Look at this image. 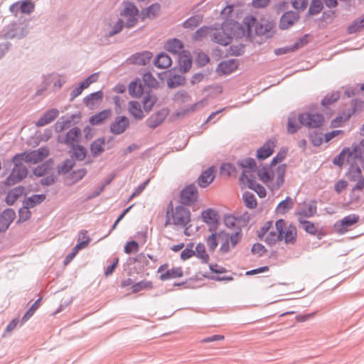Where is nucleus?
Instances as JSON below:
<instances>
[{
	"label": "nucleus",
	"instance_id": "8",
	"mask_svg": "<svg viewBox=\"0 0 364 364\" xmlns=\"http://www.w3.org/2000/svg\"><path fill=\"white\" fill-rule=\"evenodd\" d=\"M80 119V114L62 116L55 124V131L60 133L72 125L78 123Z\"/></svg>",
	"mask_w": 364,
	"mask_h": 364
},
{
	"label": "nucleus",
	"instance_id": "56",
	"mask_svg": "<svg viewBox=\"0 0 364 364\" xmlns=\"http://www.w3.org/2000/svg\"><path fill=\"white\" fill-rule=\"evenodd\" d=\"M75 159H68L65 160L60 166H58V171L62 173H68L75 166Z\"/></svg>",
	"mask_w": 364,
	"mask_h": 364
},
{
	"label": "nucleus",
	"instance_id": "64",
	"mask_svg": "<svg viewBox=\"0 0 364 364\" xmlns=\"http://www.w3.org/2000/svg\"><path fill=\"white\" fill-rule=\"evenodd\" d=\"M282 240L283 238L280 237L278 233L274 231H271L267 235V237L264 239V242L269 245H274L277 241H281Z\"/></svg>",
	"mask_w": 364,
	"mask_h": 364
},
{
	"label": "nucleus",
	"instance_id": "48",
	"mask_svg": "<svg viewBox=\"0 0 364 364\" xmlns=\"http://www.w3.org/2000/svg\"><path fill=\"white\" fill-rule=\"evenodd\" d=\"M364 28V14L358 19L355 20L348 26L347 31L348 33H355Z\"/></svg>",
	"mask_w": 364,
	"mask_h": 364
},
{
	"label": "nucleus",
	"instance_id": "23",
	"mask_svg": "<svg viewBox=\"0 0 364 364\" xmlns=\"http://www.w3.org/2000/svg\"><path fill=\"white\" fill-rule=\"evenodd\" d=\"M213 40L222 46H227L231 43L232 37L225 31L223 27L221 29L216 30L213 33Z\"/></svg>",
	"mask_w": 364,
	"mask_h": 364
},
{
	"label": "nucleus",
	"instance_id": "38",
	"mask_svg": "<svg viewBox=\"0 0 364 364\" xmlns=\"http://www.w3.org/2000/svg\"><path fill=\"white\" fill-rule=\"evenodd\" d=\"M183 270L181 267H173L168 269L160 275V279L162 281L181 277L183 276Z\"/></svg>",
	"mask_w": 364,
	"mask_h": 364
},
{
	"label": "nucleus",
	"instance_id": "51",
	"mask_svg": "<svg viewBox=\"0 0 364 364\" xmlns=\"http://www.w3.org/2000/svg\"><path fill=\"white\" fill-rule=\"evenodd\" d=\"M238 165L246 170L247 173L254 172L256 170L257 165L254 159L247 158L238 162Z\"/></svg>",
	"mask_w": 364,
	"mask_h": 364
},
{
	"label": "nucleus",
	"instance_id": "4",
	"mask_svg": "<svg viewBox=\"0 0 364 364\" xmlns=\"http://www.w3.org/2000/svg\"><path fill=\"white\" fill-rule=\"evenodd\" d=\"M28 33L25 27L20 28L18 24L13 21L3 28L0 32L1 39H21Z\"/></svg>",
	"mask_w": 364,
	"mask_h": 364
},
{
	"label": "nucleus",
	"instance_id": "5",
	"mask_svg": "<svg viewBox=\"0 0 364 364\" xmlns=\"http://www.w3.org/2000/svg\"><path fill=\"white\" fill-rule=\"evenodd\" d=\"M299 122L309 128H318L324 122V117L322 114L304 112L299 114Z\"/></svg>",
	"mask_w": 364,
	"mask_h": 364
},
{
	"label": "nucleus",
	"instance_id": "1",
	"mask_svg": "<svg viewBox=\"0 0 364 364\" xmlns=\"http://www.w3.org/2000/svg\"><path fill=\"white\" fill-rule=\"evenodd\" d=\"M190 220L191 212L188 208L183 205H178L174 208L172 201H170L166 213L165 227L173 224L177 227L184 228Z\"/></svg>",
	"mask_w": 364,
	"mask_h": 364
},
{
	"label": "nucleus",
	"instance_id": "45",
	"mask_svg": "<svg viewBox=\"0 0 364 364\" xmlns=\"http://www.w3.org/2000/svg\"><path fill=\"white\" fill-rule=\"evenodd\" d=\"M178 61L183 73H186L191 68L192 59L189 55L185 53L180 54L178 55Z\"/></svg>",
	"mask_w": 364,
	"mask_h": 364
},
{
	"label": "nucleus",
	"instance_id": "24",
	"mask_svg": "<svg viewBox=\"0 0 364 364\" xmlns=\"http://www.w3.org/2000/svg\"><path fill=\"white\" fill-rule=\"evenodd\" d=\"M25 188L18 186L10 190L6 196L5 201L7 205H12L18 200V198L23 194Z\"/></svg>",
	"mask_w": 364,
	"mask_h": 364
},
{
	"label": "nucleus",
	"instance_id": "3",
	"mask_svg": "<svg viewBox=\"0 0 364 364\" xmlns=\"http://www.w3.org/2000/svg\"><path fill=\"white\" fill-rule=\"evenodd\" d=\"M124 8L120 11V16L127 18L125 27L131 28L134 27L138 22L139 11L136 5L131 1H124Z\"/></svg>",
	"mask_w": 364,
	"mask_h": 364
},
{
	"label": "nucleus",
	"instance_id": "40",
	"mask_svg": "<svg viewBox=\"0 0 364 364\" xmlns=\"http://www.w3.org/2000/svg\"><path fill=\"white\" fill-rule=\"evenodd\" d=\"M111 114L109 109H105L99 113L92 115L90 118V122L92 125H98L102 123L105 119L109 118Z\"/></svg>",
	"mask_w": 364,
	"mask_h": 364
},
{
	"label": "nucleus",
	"instance_id": "18",
	"mask_svg": "<svg viewBox=\"0 0 364 364\" xmlns=\"http://www.w3.org/2000/svg\"><path fill=\"white\" fill-rule=\"evenodd\" d=\"M59 115V111L55 108H52L47 110L36 122V127H43L46 126L53 120H55Z\"/></svg>",
	"mask_w": 364,
	"mask_h": 364
},
{
	"label": "nucleus",
	"instance_id": "12",
	"mask_svg": "<svg viewBox=\"0 0 364 364\" xmlns=\"http://www.w3.org/2000/svg\"><path fill=\"white\" fill-rule=\"evenodd\" d=\"M26 157L24 161L26 163L37 164L43 161L49 154L47 147H40L36 150L25 151Z\"/></svg>",
	"mask_w": 364,
	"mask_h": 364
},
{
	"label": "nucleus",
	"instance_id": "31",
	"mask_svg": "<svg viewBox=\"0 0 364 364\" xmlns=\"http://www.w3.org/2000/svg\"><path fill=\"white\" fill-rule=\"evenodd\" d=\"M129 93L133 97H139L144 93V87L139 80L130 82L129 85Z\"/></svg>",
	"mask_w": 364,
	"mask_h": 364
},
{
	"label": "nucleus",
	"instance_id": "36",
	"mask_svg": "<svg viewBox=\"0 0 364 364\" xmlns=\"http://www.w3.org/2000/svg\"><path fill=\"white\" fill-rule=\"evenodd\" d=\"M358 179V182L353 188V191H362L364 188V176H362L361 169L357 166L352 173L351 180Z\"/></svg>",
	"mask_w": 364,
	"mask_h": 364
},
{
	"label": "nucleus",
	"instance_id": "28",
	"mask_svg": "<svg viewBox=\"0 0 364 364\" xmlns=\"http://www.w3.org/2000/svg\"><path fill=\"white\" fill-rule=\"evenodd\" d=\"M294 204V200L291 197L287 196L277 205L276 212L278 214L284 215L293 208Z\"/></svg>",
	"mask_w": 364,
	"mask_h": 364
},
{
	"label": "nucleus",
	"instance_id": "22",
	"mask_svg": "<svg viewBox=\"0 0 364 364\" xmlns=\"http://www.w3.org/2000/svg\"><path fill=\"white\" fill-rule=\"evenodd\" d=\"M238 67L237 60L229 59L219 63L218 70L225 75H229L235 71Z\"/></svg>",
	"mask_w": 364,
	"mask_h": 364
},
{
	"label": "nucleus",
	"instance_id": "27",
	"mask_svg": "<svg viewBox=\"0 0 364 364\" xmlns=\"http://www.w3.org/2000/svg\"><path fill=\"white\" fill-rule=\"evenodd\" d=\"M201 217L206 224L218 223L219 216L218 212L212 208H208L201 213Z\"/></svg>",
	"mask_w": 364,
	"mask_h": 364
},
{
	"label": "nucleus",
	"instance_id": "52",
	"mask_svg": "<svg viewBox=\"0 0 364 364\" xmlns=\"http://www.w3.org/2000/svg\"><path fill=\"white\" fill-rule=\"evenodd\" d=\"M242 198L247 208L250 209L256 208L257 203L253 193L246 191L242 194Z\"/></svg>",
	"mask_w": 364,
	"mask_h": 364
},
{
	"label": "nucleus",
	"instance_id": "55",
	"mask_svg": "<svg viewBox=\"0 0 364 364\" xmlns=\"http://www.w3.org/2000/svg\"><path fill=\"white\" fill-rule=\"evenodd\" d=\"M299 221L301 224L303 225V228L306 232L312 235H315L317 233L318 228L312 222L309 220H301V218H299Z\"/></svg>",
	"mask_w": 364,
	"mask_h": 364
},
{
	"label": "nucleus",
	"instance_id": "20",
	"mask_svg": "<svg viewBox=\"0 0 364 364\" xmlns=\"http://www.w3.org/2000/svg\"><path fill=\"white\" fill-rule=\"evenodd\" d=\"M161 5L154 3L144 9L141 11V17L142 20L145 18L154 19L159 14Z\"/></svg>",
	"mask_w": 364,
	"mask_h": 364
},
{
	"label": "nucleus",
	"instance_id": "33",
	"mask_svg": "<svg viewBox=\"0 0 364 364\" xmlns=\"http://www.w3.org/2000/svg\"><path fill=\"white\" fill-rule=\"evenodd\" d=\"M46 196L45 194H34L24 199L23 203L30 208L43 203Z\"/></svg>",
	"mask_w": 364,
	"mask_h": 364
},
{
	"label": "nucleus",
	"instance_id": "43",
	"mask_svg": "<svg viewBox=\"0 0 364 364\" xmlns=\"http://www.w3.org/2000/svg\"><path fill=\"white\" fill-rule=\"evenodd\" d=\"M240 181L241 183H246L247 187L253 191L256 188V186L259 185V183L256 182L255 177L252 173L250 176L247 174L246 170L242 171L240 176Z\"/></svg>",
	"mask_w": 364,
	"mask_h": 364
},
{
	"label": "nucleus",
	"instance_id": "41",
	"mask_svg": "<svg viewBox=\"0 0 364 364\" xmlns=\"http://www.w3.org/2000/svg\"><path fill=\"white\" fill-rule=\"evenodd\" d=\"M203 21V16L196 14L191 16L183 23L184 28L193 29L199 26Z\"/></svg>",
	"mask_w": 364,
	"mask_h": 364
},
{
	"label": "nucleus",
	"instance_id": "60",
	"mask_svg": "<svg viewBox=\"0 0 364 364\" xmlns=\"http://www.w3.org/2000/svg\"><path fill=\"white\" fill-rule=\"evenodd\" d=\"M144 83L148 86L149 88L156 87L159 85V82L150 73H146L144 74L143 77Z\"/></svg>",
	"mask_w": 364,
	"mask_h": 364
},
{
	"label": "nucleus",
	"instance_id": "35",
	"mask_svg": "<svg viewBox=\"0 0 364 364\" xmlns=\"http://www.w3.org/2000/svg\"><path fill=\"white\" fill-rule=\"evenodd\" d=\"M299 115L292 112L289 114L287 122V132L289 134L296 133L300 128V123L298 124Z\"/></svg>",
	"mask_w": 364,
	"mask_h": 364
},
{
	"label": "nucleus",
	"instance_id": "50",
	"mask_svg": "<svg viewBox=\"0 0 364 364\" xmlns=\"http://www.w3.org/2000/svg\"><path fill=\"white\" fill-rule=\"evenodd\" d=\"M153 288V283L151 281L142 280L134 284L131 289L132 293H138L144 289H151Z\"/></svg>",
	"mask_w": 364,
	"mask_h": 364
},
{
	"label": "nucleus",
	"instance_id": "32",
	"mask_svg": "<svg viewBox=\"0 0 364 364\" xmlns=\"http://www.w3.org/2000/svg\"><path fill=\"white\" fill-rule=\"evenodd\" d=\"M271 168L269 165L264 166L257 171L258 177L264 183L272 182L274 178V173L269 171Z\"/></svg>",
	"mask_w": 364,
	"mask_h": 364
},
{
	"label": "nucleus",
	"instance_id": "7",
	"mask_svg": "<svg viewBox=\"0 0 364 364\" xmlns=\"http://www.w3.org/2000/svg\"><path fill=\"white\" fill-rule=\"evenodd\" d=\"M198 197V189L193 183L186 186L180 193L181 201L182 204L186 205H193L197 201Z\"/></svg>",
	"mask_w": 364,
	"mask_h": 364
},
{
	"label": "nucleus",
	"instance_id": "57",
	"mask_svg": "<svg viewBox=\"0 0 364 364\" xmlns=\"http://www.w3.org/2000/svg\"><path fill=\"white\" fill-rule=\"evenodd\" d=\"M309 139L314 146H319L323 141V134L316 131L309 133Z\"/></svg>",
	"mask_w": 364,
	"mask_h": 364
},
{
	"label": "nucleus",
	"instance_id": "44",
	"mask_svg": "<svg viewBox=\"0 0 364 364\" xmlns=\"http://www.w3.org/2000/svg\"><path fill=\"white\" fill-rule=\"evenodd\" d=\"M186 83V78L181 75H173L167 80V85L169 88H176L183 85Z\"/></svg>",
	"mask_w": 364,
	"mask_h": 364
},
{
	"label": "nucleus",
	"instance_id": "26",
	"mask_svg": "<svg viewBox=\"0 0 364 364\" xmlns=\"http://www.w3.org/2000/svg\"><path fill=\"white\" fill-rule=\"evenodd\" d=\"M105 139L103 137L96 139L90 144V152L93 157H97L105 151Z\"/></svg>",
	"mask_w": 364,
	"mask_h": 364
},
{
	"label": "nucleus",
	"instance_id": "10",
	"mask_svg": "<svg viewBox=\"0 0 364 364\" xmlns=\"http://www.w3.org/2000/svg\"><path fill=\"white\" fill-rule=\"evenodd\" d=\"M130 121L126 116H118L115 117L109 126V131L114 135L123 134L129 127Z\"/></svg>",
	"mask_w": 364,
	"mask_h": 364
},
{
	"label": "nucleus",
	"instance_id": "25",
	"mask_svg": "<svg viewBox=\"0 0 364 364\" xmlns=\"http://www.w3.org/2000/svg\"><path fill=\"white\" fill-rule=\"evenodd\" d=\"M166 49L173 54H181L185 53L183 50V44L181 41L177 38L168 40L166 43Z\"/></svg>",
	"mask_w": 364,
	"mask_h": 364
},
{
	"label": "nucleus",
	"instance_id": "14",
	"mask_svg": "<svg viewBox=\"0 0 364 364\" xmlns=\"http://www.w3.org/2000/svg\"><path fill=\"white\" fill-rule=\"evenodd\" d=\"M152 56V53L149 51L139 52L132 55L128 61L133 65H146L150 62Z\"/></svg>",
	"mask_w": 364,
	"mask_h": 364
},
{
	"label": "nucleus",
	"instance_id": "39",
	"mask_svg": "<svg viewBox=\"0 0 364 364\" xmlns=\"http://www.w3.org/2000/svg\"><path fill=\"white\" fill-rule=\"evenodd\" d=\"M316 204L314 200H311L306 204L304 208L298 212L297 215L304 218H311L316 213Z\"/></svg>",
	"mask_w": 364,
	"mask_h": 364
},
{
	"label": "nucleus",
	"instance_id": "54",
	"mask_svg": "<svg viewBox=\"0 0 364 364\" xmlns=\"http://www.w3.org/2000/svg\"><path fill=\"white\" fill-rule=\"evenodd\" d=\"M339 98L340 93L338 91L333 92L331 94H327L321 100V105L324 107H328L329 105L336 102Z\"/></svg>",
	"mask_w": 364,
	"mask_h": 364
},
{
	"label": "nucleus",
	"instance_id": "15",
	"mask_svg": "<svg viewBox=\"0 0 364 364\" xmlns=\"http://www.w3.org/2000/svg\"><path fill=\"white\" fill-rule=\"evenodd\" d=\"M168 112L165 109H162L156 113L151 114L146 121L147 127L151 129H155L159 126L165 120Z\"/></svg>",
	"mask_w": 364,
	"mask_h": 364
},
{
	"label": "nucleus",
	"instance_id": "2",
	"mask_svg": "<svg viewBox=\"0 0 364 364\" xmlns=\"http://www.w3.org/2000/svg\"><path fill=\"white\" fill-rule=\"evenodd\" d=\"M245 23L247 26V31L250 33L254 28L257 36L269 38H272L274 33V24L267 19L261 18L258 20L255 16H250L245 18Z\"/></svg>",
	"mask_w": 364,
	"mask_h": 364
},
{
	"label": "nucleus",
	"instance_id": "13",
	"mask_svg": "<svg viewBox=\"0 0 364 364\" xmlns=\"http://www.w3.org/2000/svg\"><path fill=\"white\" fill-rule=\"evenodd\" d=\"M15 218L16 213L13 209H5L0 214V232H6Z\"/></svg>",
	"mask_w": 364,
	"mask_h": 364
},
{
	"label": "nucleus",
	"instance_id": "49",
	"mask_svg": "<svg viewBox=\"0 0 364 364\" xmlns=\"http://www.w3.org/2000/svg\"><path fill=\"white\" fill-rule=\"evenodd\" d=\"M88 245V241L84 240V241H78L77 244L73 247L72 252L70 253L67 257H65L64 260V263L66 264L69 263L73 257L75 256V255L77 253V252L86 247Z\"/></svg>",
	"mask_w": 364,
	"mask_h": 364
},
{
	"label": "nucleus",
	"instance_id": "29",
	"mask_svg": "<svg viewBox=\"0 0 364 364\" xmlns=\"http://www.w3.org/2000/svg\"><path fill=\"white\" fill-rule=\"evenodd\" d=\"M171 63L172 61L170 56L165 53H159L154 60L155 66L161 69H165L170 67L171 65Z\"/></svg>",
	"mask_w": 364,
	"mask_h": 364
},
{
	"label": "nucleus",
	"instance_id": "63",
	"mask_svg": "<svg viewBox=\"0 0 364 364\" xmlns=\"http://www.w3.org/2000/svg\"><path fill=\"white\" fill-rule=\"evenodd\" d=\"M124 26H125V23L122 19L119 18L116 23L112 26V30L107 33V36L112 37L119 33L122 31Z\"/></svg>",
	"mask_w": 364,
	"mask_h": 364
},
{
	"label": "nucleus",
	"instance_id": "30",
	"mask_svg": "<svg viewBox=\"0 0 364 364\" xmlns=\"http://www.w3.org/2000/svg\"><path fill=\"white\" fill-rule=\"evenodd\" d=\"M70 156L72 158H75V160L81 161L85 159L87 152L83 146L75 144L70 146Z\"/></svg>",
	"mask_w": 364,
	"mask_h": 364
},
{
	"label": "nucleus",
	"instance_id": "62",
	"mask_svg": "<svg viewBox=\"0 0 364 364\" xmlns=\"http://www.w3.org/2000/svg\"><path fill=\"white\" fill-rule=\"evenodd\" d=\"M35 9L34 4L30 0H23L20 5V10L21 13L31 14Z\"/></svg>",
	"mask_w": 364,
	"mask_h": 364
},
{
	"label": "nucleus",
	"instance_id": "61",
	"mask_svg": "<svg viewBox=\"0 0 364 364\" xmlns=\"http://www.w3.org/2000/svg\"><path fill=\"white\" fill-rule=\"evenodd\" d=\"M30 208L23 203V206L18 210V222H25L28 220L31 216Z\"/></svg>",
	"mask_w": 364,
	"mask_h": 364
},
{
	"label": "nucleus",
	"instance_id": "21",
	"mask_svg": "<svg viewBox=\"0 0 364 364\" xmlns=\"http://www.w3.org/2000/svg\"><path fill=\"white\" fill-rule=\"evenodd\" d=\"M287 171L286 164L279 165L274 173V176H276L275 183L272 186V190H278L284 183V176Z\"/></svg>",
	"mask_w": 364,
	"mask_h": 364
},
{
	"label": "nucleus",
	"instance_id": "47",
	"mask_svg": "<svg viewBox=\"0 0 364 364\" xmlns=\"http://www.w3.org/2000/svg\"><path fill=\"white\" fill-rule=\"evenodd\" d=\"M195 255L199 258L204 264H207L209 260V255L207 254L205 245L203 243H198L196 247Z\"/></svg>",
	"mask_w": 364,
	"mask_h": 364
},
{
	"label": "nucleus",
	"instance_id": "46",
	"mask_svg": "<svg viewBox=\"0 0 364 364\" xmlns=\"http://www.w3.org/2000/svg\"><path fill=\"white\" fill-rule=\"evenodd\" d=\"M296 229L293 225H289L288 229L284 231L283 239L286 244H294L296 242Z\"/></svg>",
	"mask_w": 364,
	"mask_h": 364
},
{
	"label": "nucleus",
	"instance_id": "34",
	"mask_svg": "<svg viewBox=\"0 0 364 364\" xmlns=\"http://www.w3.org/2000/svg\"><path fill=\"white\" fill-rule=\"evenodd\" d=\"M128 109L130 114H132L137 120L142 119L144 117L143 111L141 108V105L136 101L129 102Z\"/></svg>",
	"mask_w": 364,
	"mask_h": 364
},
{
	"label": "nucleus",
	"instance_id": "9",
	"mask_svg": "<svg viewBox=\"0 0 364 364\" xmlns=\"http://www.w3.org/2000/svg\"><path fill=\"white\" fill-rule=\"evenodd\" d=\"M28 169L25 166L14 167L11 173L6 178L5 184L11 186L21 182L26 177Z\"/></svg>",
	"mask_w": 364,
	"mask_h": 364
},
{
	"label": "nucleus",
	"instance_id": "42",
	"mask_svg": "<svg viewBox=\"0 0 364 364\" xmlns=\"http://www.w3.org/2000/svg\"><path fill=\"white\" fill-rule=\"evenodd\" d=\"M103 97V92L101 90L92 92L83 99V102L87 107H92L95 105L96 101L102 100Z\"/></svg>",
	"mask_w": 364,
	"mask_h": 364
},
{
	"label": "nucleus",
	"instance_id": "19",
	"mask_svg": "<svg viewBox=\"0 0 364 364\" xmlns=\"http://www.w3.org/2000/svg\"><path fill=\"white\" fill-rule=\"evenodd\" d=\"M213 167H209L203 171L198 178V183L201 188H206L214 180Z\"/></svg>",
	"mask_w": 364,
	"mask_h": 364
},
{
	"label": "nucleus",
	"instance_id": "11",
	"mask_svg": "<svg viewBox=\"0 0 364 364\" xmlns=\"http://www.w3.org/2000/svg\"><path fill=\"white\" fill-rule=\"evenodd\" d=\"M360 217L356 214H350L344 217L341 221L337 222L335 225V229L339 233H344L348 230L354 224L359 221Z\"/></svg>",
	"mask_w": 364,
	"mask_h": 364
},
{
	"label": "nucleus",
	"instance_id": "58",
	"mask_svg": "<svg viewBox=\"0 0 364 364\" xmlns=\"http://www.w3.org/2000/svg\"><path fill=\"white\" fill-rule=\"evenodd\" d=\"M50 170V164L48 162H45L34 168L33 174L38 177H41L48 173Z\"/></svg>",
	"mask_w": 364,
	"mask_h": 364
},
{
	"label": "nucleus",
	"instance_id": "53",
	"mask_svg": "<svg viewBox=\"0 0 364 364\" xmlns=\"http://www.w3.org/2000/svg\"><path fill=\"white\" fill-rule=\"evenodd\" d=\"M172 100L176 103H184L191 100V96L185 90H180L172 97Z\"/></svg>",
	"mask_w": 364,
	"mask_h": 364
},
{
	"label": "nucleus",
	"instance_id": "6",
	"mask_svg": "<svg viewBox=\"0 0 364 364\" xmlns=\"http://www.w3.org/2000/svg\"><path fill=\"white\" fill-rule=\"evenodd\" d=\"M81 135L82 132L80 129L75 127L70 129L65 135L59 134L57 137V141L59 144H65L70 147L80 141Z\"/></svg>",
	"mask_w": 364,
	"mask_h": 364
},
{
	"label": "nucleus",
	"instance_id": "17",
	"mask_svg": "<svg viewBox=\"0 0 364 364\" xmlns=\"http://www.w3.org/2000/svg\"><path fill=\"white\" fill-rule=\"evenodd\" d=\"M299 14L295 11H287L284 13L280 19L279 27L281 29H287L293 26L299 19Z\"/></svg>",
	"mask_w": 364,
	"mask_h": 364
},
{
	"label": "nucleus",
	"instance_id": "37",
	"mask_svg": "<svg viewBox=\"0 0 364 364\" xmlns=\"http://www.w3.org/2000/svg\"><path fill=\"white\" fill-rule=\"evenodd\" d=\"M157 100L156 96L153 95L151 91L146 92L142 100L144 110L146 112H150Z\"/></svg>",
	"mask_w": 364,
	"mask_h": 364
},
{
	"label": "nucleus",
	"instance_id": "59",
	"mask_svg": "<svg viewBox=\"0 0 364 364\" xmlns=\"http://www.w3.org/2000/svg\"><path fill=\"white\" fill-rule=\"evenodd\" d=\"M323 3L321 0H312L309 9L310 15H316L321 12L323 9Z\"/></svg>",
	"mask_w": 364,
	"mask_h": 364
},
{
	"label": "nucleus",
	"instance_id": "16",
	"mask_svg": "<svg viewBox=\"0 0 364 364\" xmlns=\"http://www.w3.org/2000/svg\"><path fill=\"white\" fill-rule=\"evenodd\" d=\"M274 139L267 140L257 151V158L258 160H264L269 157L274 152L275 147Z\"/></svg>",
	"mask_w": 364,
	"mask_h": 364
}]
</instances>
